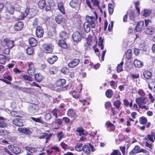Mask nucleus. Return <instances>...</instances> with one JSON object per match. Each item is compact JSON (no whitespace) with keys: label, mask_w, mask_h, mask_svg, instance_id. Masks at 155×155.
<instances>
[{"label":"nucleus","mask_w":155,"mask_h":155,"mask_svg":"<svg viewBox=\"0 0 155 155\" xmlns=\"http://www.w3.org/2000/svg\"><path fill=\"white\" fill-rule=\"evenodd\" d=\"M61 72L64 74H66L69 72V69L66 67H63L61 70Z\"/></svg>","instance_id":"50"},{"label":"nucleus","mask_w":155,"mask_h":155,"mask_svg":"<svg viewBox=\"0 0 155 155\" xmlns=\"http://www.w3.org/2000/svg\"><path fill=\"white\" fill-rule=\"evenodd\" d=\"M23 26V23L22 21H19L15 24L13 27V29L15 31H19L21 30Z\"/></svg>","instance_id":"8"},{"label":"nucleus","mask_w":155,"mask_h":155,"mask_svg":"<svg viewBox=\"0 0 155 155\" xmlns=\"http://www.w3.org/2000/svg\"><path fill=\"white\" fill-rule=\"evenodd\" d=\"M142 152L143 153L147 154L149 152L147 150L143 149H140L138 146H136L130 152L129 155H134L136 154Z\"/></svg>","instance_id":"2"},{"label":"nucleus","mask_w":155,"mask_h":155,"mask_svg":"<svg viewBox=\"0 0 155 155\" xmlns=\"http://www.w3.org/2000/svg\"><path fill=\"white\" fill-rule=\"evenodd\" d=\"M58 7L59 10L60 12L62 13L63 14H64L65 13V11L64 8V7L63 5L61 4H58Z\"/></svg>","instance_id":"54"},{"label":"nucleus","mask_w":155,"mask_h":155,"mask_svg":"<svg viewBox=\"0 0 155 155\" xmlns=\"http://www.w3.org/2000/svg\"><path fill=\"white\" fill-rule=\"evenodd\" d=\"M31 119L34 121L39 123L41 124H43L44 122L41 119V117H40L38 118H35L34 117H31Z\"/></svg>","instance_id":"41"},{"label":"nucleus","mask_w":155,"mask_h":155,"mask_svg":"<svg viewBox=\"0 0 155 155\" xmlns=\"http://www.w3.org/2000/svg\"><path fill=\"white\" fill-rule=\"evenodd\" d=\"M82 150L85 153L89 154L91 151L90 147L87 145H84L83 146Z\"/></svg>","instance_id":"32"},{"label":"nucleus","mask_w":155,"mask_h":155,"mask_svg":"<svg viewBox=\"0 0 155 155\" xmlns=\"http://www.w3.org/2000/svg\"><path fill=\"white\" fill-rule=\"evenodd\" d=\"M57 57L55 55H53L47 58V61L50 64H53L58 60Z\"/></svg>","instance_id":"21"},{"label":"nucleus","mask_w":155,"mask_h":155,"mask_svg":"<svg viewBox=\"0 0 155 155\" xmlns=\"http://www.w3.org/2000/svg\"><path fill=\"white\" fill-rule=\"evenodd\" d=\"M105 94L107 97L110 98L113 94V92L112 90L109 89L106 91Z\"/></svg>","instance_id":"35"},{"label":"nucleus","mask_w":155,"mask_h":155,"mask_svg":"<svg viewBox=\"0 0 155 155\" xmlns=\"http://www.w3.org/2000/svg\"><path fill=\"white\" fill-rule=\"evenodd\" d=\"M138 94L142 97H144L145 95V93L142 89H140L138 91Z\"/></svg>","instance_id":"58"},{"label":"nucleus","mask_w":155,"mask_h":155,"mask_svg":"<svg viewBox=\"0 0 155 155\" xmlns=\"http://www.w3.org/2000/svg\"><path fill=\"white\" fill-rule=\"evenodd\" d=\"M151 13V11L147 9H145L143 10V15L145 17L149 16Z\"/></svg>","instance_id":"48"},{"label":"nucleus","mask_w":155,"mask_h":155,"mask_svg":"<svg viewBox=\"0 0 155 155\" xmlns=\"http://www.w3.org/2000/svg\"><path fill=\"white\" fill-rule=\"evenodd\" d=\"M14 41L11 40L8 38L4 39L1 41L2 44L3 45H6L8 48L10 49L14 46Z\"/></svg>","instance_id":"3"},{"label":"nucleus","mask_w":155,"mask_h":155,"mask_svg":"<svg viewBox=\"0 0 155 155\" xmlns=\"http://www.w3.org/2000/svg\"><path fill=\"white\" fill-rule=\"evenodd\" d=\"M34 10L33 9H29V8L26 9V12H27V18H30L33 17L35 15V12H33V11Z\"/></svg>","instance_id":"19"},{"label":"nucleus","mask_w":155,"mask_h":155,"mask_svg":"<svg viewBox=\"0 0 155 155\" xmlns=\"http://www.w3.org/2000/svg\"><path fill=\"white\" fill-rule=\"evenodd\" d=\"M60 145L62 148L64 150L67 149L68 148V145L67 144H66L64 142H61L60 143Z\"/></svg>","instance_id":"61"},{"label":"nucleus","mask_w":155,"mask_h":155,"mask_svg":"<svg viewBox=\"0 0 155 155\" xmlns=\"http://www.w3.org/2000/svg\"><path fill=\"white\" fill-rule=\"evenodd\" d=\"M13 6L15 10L19 11L21 9V6L20 2L15 3L12 5Z\"/></svg>","instance_id":"36"},{"label":"nucleus","mask_w":155,"mask_h":155,"mask_svg":"<svg viewBox=\"0 0 155 155\" xmlns=\"http://www.w3.org/2000/svg\"><path fill=\"white\" fill-rule=\"evenodd\" d=\"M57 109L55 108L53 109L51 111L52 115L54 116L56 118L58 117V115L57 113Z\"/></svg>","instance_id":"52"},{"label":"nucleus","mask_w":155,"mask_h":155,"mask_svg":"<svg viewBox=\"0 0 155 155\" xmlns=\"http://www.w3.org/2000/svg\"><path fill=\"white\" fill-rule=\"evenodd\" d=\"M123 64L124 62L121 61L120 64H118L117 68V71L118 73H120L123 71L122 67Z\"/></svg>","instance_id":"38"},{"label":"nucleus","mask_w":155,"mask_h":155,"mask_svg":"<svg viewBox=\"0 0 155 155\" xmlns=\"http://www.w3.org/2000/svg\"><path fill=\"white\" fill-rule=\"evenodd\" d=\"M44 32L42 28L40 26H38L36 28V35L38 38L42 37L44 34Z\"/></svg>","instance_id":"9"},{"label":"nucleus","mask_w":155,"mask_h":155,"mask_svg":"<svg viewBox=\"0 0 155 155\" xmlns=\"http://www.w3.org/2000/svg\"><path fill=\"white\" fill-rule=\"evenodd\" d=\"M126 57L128 59H130L132 57V51L130 49H128L125 53Z\"/></svg>","instance_id":"44"},{"label":"nucleus","mask_w":155,"mask_h":155,"mask_svg":"<svg viewBox=\"0 0 155 155\" xmlns=\"http://www.w3.org/2000/svg\"><path fill=\"white\" fill-rule=\"evenodd\" d=\"M146 28L145 29L144 32L146 34L152 35L154 32L155 29L151 26H148L146 27Z\"/></svg>","instance_id":"17"},{"label":"nucleus","mask_w":155,"mask_h":155,"mask_svg":"<svg viewBox=\"0 0 155 155\" xmlns=\"http://www.w3.org/2000/svg\"><path fill=\"white\" fill-rule=\"evenodd\" d=\"M38 7L41 9H43L46 6L45 0H40L38 4Z\"/></svg>","instance_id":"30"},{"label":"nucleus","mask_w":155,"mask_h":155,"mask_svg":"<svg viewBox=\"0 0 155 155\" xmlns=\"http://www.w3.org/2000/svg\"><path fill=\"white\" fill-rule=\"evenodd\" d=\"M134 64L135 67L138 68H141L143 65V64L142 61L137 59L134 60Z\"/></svg>","instance_id":"23"},{"label":"nucleus","mask_w":155,"mask_h":155,"mask_svg":"<svg viewBox=\"0 0 155 155\" xmlns=\"http://www.w3.org/2000/svg\"><path fill=\"white\" fill-rule=\"evenodd\" d=\"M3 77L4 79H7L9 81H11L12 80V78L10 75L7 73L4 74L3 75Z\"/></svg>","instance_id":"51"},{"label":"nucleus","mask_w":155,"mask_h":155,"mask_svg":"<svg viewBox=\"0 0 155 155\" xmlns=\"http://www.w3.org/2000/svg\"><path fill=\"white\" fill-rule=\"evenodd\" d=\"M22 78L24 80L32 81L31 78L26 75H22Z\"/></svg>","instance_id":"53"},{"label":"nucleus","mask_w":155,"mask_h":155,"mask_svg":"<svg viewBox=\"0 0 155 155\" xmlns=\"http://www.w3.org/2000/svg\"><path fill=\"white\" fill-rule=\"evenodd\" d=\"M23 120L20 118H16L13 120V124L18 127H22L24 126Z\"/></svg>","instance_id":"12"},{"label":"nucleus","mask_w":155,"mask_h":155,"mask_svg":"<svg viewBox=\"0 0 155 155\" xmlns=\"http://www.w3.org/2000/svg\"><path fill=\"white\" fill-rule=\"evenodd\" d=\"M7 57L3 54H0V63L4 64L6 62Z\"/></svg>","instance_id":"37"},{"label":"nucleus","mask_w":155,"mask_h":155,"mask_svg":"<svg viewBox=\"0 0 155 155\" xmlns=\"http://www.w3.org/2000/svg\"><path fill=\"white\" fill-rule=\"evenodd\" d=\"M59 35L60 37L63 39L62 40H65L68 38L69 34L65 31H62L60 33Z\"/></svg>","instance_id":"26"},{"label":"nucleus","mask_w":155,"mask_h":155,"mask_svg":"<svg viewBox=\"0 0 155 155\" xmlns=\"http://www.w3.org/2000/svg\"><path fill=\"white\" fill-rule=\"evenodd\" d=\"M82 146V143H78L75 147L76 150L79 152L82 151L83 148V146Z\"/></svg>","instance_id":"34"},{"label":"nucleus","mask_w":155,"mask_h":155,"mask_svg":"<svg viewBox=\"0 0 155 155\" xmlns=\"http://www.w3.org/2000/svg\"><path fill=\"white\" fill-rule=\"evenodd\" d=\"M20 16L18 18H17L18 20H22L24 19L25 17H27L28 14L27 12H26V9L24 12H20Z\"/></svg>","instance_id":"28"},{"label":"nucleus","mask_w":155,"mask_h":155,"mask_svg":"<svg viewBox=\"0 0 155 155\" xmlns=\"http://www.w3.org/2000/svg\"><path fill=\"white\" fill-rule=\"evenodd\" d=\"M6 11L11 15H13L14 14L15 10L12 5H11L10 6L6 7Z\"/></svg>","instance_id":"29"},{"label":"nucleus","mask_w":155,"mask_h":155,"mask_svg":"<svg viewBox=\"0 0 155 155\" xmlns=\"http://www.w3.org/2000/svg\"><path fill=\"white\" fill-rule=\"evenodd\" d=\"M57 136L58 139V141H60L62 138L64 137V134L62 132H60L58 133Z\"/></svg>","instance_id":"56"},{"label":"nucleus","mask_w":155,"mask_h":155,"mask_svg":"<svg viewBox=\"0 0 155 155\" xmlns=\"http://www.w3.org/2000/svg\"><path fill=\"white\" fill-rule=\"evenodd\" d=\"M28 42L30 45L33 47L36 46L38 44L37 40L33 37L30 38L29 39Z\"/></svg>","instance_id":"18"},{"label":"nucleus","mask_w":155,"mask_h":155,"mask_svg":"<svg viewBox=\"0 0 155 155\" xmlns=\"http://www.w3.org/2000/svg\"><path fill=\"white\" fill-rule=\"evenodd\" d=\"M87 20L84 24V28L85 31L88 33L90 30V28H94L95 26V18L93 16H88Z\"/></svg>","instance_id":"1"},{"label":"nucleus","mask_w":155,"mask_h":155,"mask_svg":"<svg viewBox=\"0 0 155 155\" xmlns=\"http://www.w3.org/2000/svg\"><path fill=\"white\" fill-rule=\"evenodd\" d=\"M8 148L13 153L15 154H18L20 153L21 150L18 147L12 145H8Z\"/></svg>","instance_id":"7"},{"label":"nucleus","mask_w":155,"mask_h":155,"mask_svg":"<svg viewBox=\"0 0 155 155\" xmlns=\"http://www.w3.org/2000/svg\"><path fill=\"white\" fill-rule=\"evenodd\" d=\"M43 47L46 53H51L53 51L54 46L51 44H45Z\"/></svg>","instance_id":"10"},{"label":"nucleus","mask_w":155,"mask_h":155,"mask_svg":"<svg viewBox=\"0 0 155 155\" xmlns=\"http://www.w3.org/2000/svg\"><path fill=\"white\" fill-rule=\"evenodd\" d=\"M112 7V4H110L108 5V11L109 14L110 15H111L112 14L114 10Z\"/></svg>","instance_id":"57"},{"label":"nucleus","mask_w":155,"mask_h":155,"mask_svg":"<svg viewBox=\"0 0 155 155\" xmlns=\"http://www.w3.org/2000/svg\"><path fill=\"white\" fill-rule=\"evenodd\" d=\"M27 53L29 55H31L33 53V49L31 47H28L26 49Z\"/></svg>","instance_id":"55"},{"label":"nucleus","mask_w":155,"mask_h":155,"mask_svg":"<svg viewBox=\"0 0 155 155\" xmlns=\"http://www.w3.org/2000/svg\"><path fill=\"white\" fill-rule=\"evenodd\" d=\"M18 131L20 133L27 135H30L32 133L31 131L28 128L19 127Z\"/></svg>","instance_id":"11"},{"label":"nucleus","mask_w":155,"mask_h":155,"mask_svg":"<svg viewBox=\"0 0 155 155\" xmlns=\"http://www.w3.org/2000/svg\"><path fill=\"white\" fill-rule=\"evenodd\" d=\"M25 149L31 153H34L37 151V150L35 148L32 147H25Z\"/></svg>","instance_id":"43"},{"label":"nucleus","mask_w":155,"mask_h":155,"mask_svg":"<svg viewBox=\"0 0 155 155\" xmlns=\"http://www.w3.org/2000/svg\"><path fill=\"white\" fill-rule=\"evenodd\" d=\"M80 62L79 60L74 59L71 61L68 64V66L71 68H73L76 66Z\"/></svg>","instance_id":"13"},{"label":"nucleus","mask_w":155,"mask_h":155,"mask_svg":"<svg viewBox=\"0 0 155 155\" xmlns=\"http://www.w3.org/2000/svg\"><path fill=\"white\" fill-rule=\"evenodd\" d=\"M139 122L140 124H144L147 123V120L145 117H141L139 118Z\"/></svg>","instance_id":"39"},{"label":"nucleus","mask_w":155,"mask_h":155,"mask_svg":"<svg viewBox=\"0 0 155 155\" xmlns=\"http://www.w3.org/2000/svg\"><path fill=\"white\" fill-rule=\"evenodd\" d=\"M120 148L123 155H127V153L125 152V147H120Z\"/></svg>","instance_id":"64"},{"label":"nucleus","mask_w":155,"mask_h":155,"mask_svg":"<svg viewBox=\"0 0 155 155\" xmlns=\"http://www.w3.org/2000/svg\"><path fill=\"white\" fill-rule=\"evenodd\" d=\"M65 82L66 80L64 79H60L56 81L55 85L58 87H61L64 86Z\"/></svg>","instance_id":"22"},{"label":"nucleus","mask_w":155,"mask_h":155,"mask_svg":"<svg viewBox=\"0 0 155 155\" xmlns=\"http://www.w3.org/2000/svg\"><path fill=\"white\" fill-rule=\"evenodd\" d=\"M139 48L140 50L143 51H147V48H146V45L144 43H142L139 45Z\"/></svg>","instance_id":"46"},{"label":"nucleus","mask_w":155,"mask_h":155,"mask_svg":"<svg viewBox=\"0 0 155 155\" xmlns=\"http://www.w3.org/2000/svg\"><path fill=\"white\" fill-rule=\"evenodd\" d=\"M121 102L119 100H117L114 101L113 104L114 106L116 107L117 109L118 110L121 105Z\"/></svg>","instance_id":"42"},{"label":"nucleus","mask_w":155,"mask_h":155,"mask_svg":"<svg viewBox=\"0 0 155 155\" xmlns=\"http://www.w3.org/2000/svg\"><path fill=\"white\" fill-rule=\"evenodd\" d=\"M69 5L70 6L74 8H76L78 7V2L77 0H72L70 2Z\"/></svg>","instance_id":"25"},{"label":"nucleus","mask_w":155,"mask_h":155,"mask_svg":"<svg viewBox=\"0 0 155 155\" xmlns=\"http://www.w3.org/2000/svg\"><path fill=\"white\" fill-rule=\"evenodd\" d=\"M110 155H121L120 151L117 150H114Z\"/></svg>","instance_id":"63"},{"label":"nucleus","mask_w":155,"mask_h":155,"mask_svg":"<svg viewBox=\"0 0 155 155\" xmlns=\"http://www.w3.org/2000/svg\"><path fill=\"white\" fill-rule=\"evenodd\" d=\"M35 79L38 82H40L43 78L42 76L38 73L35 74Z\"/></svg>","instance_id":"40"},{"label":"nucleus","mask_w":155,"mask_h":155,"mask_svg":"<svg viewBox=\"0 0 155 155\" xmlns=\"http://www.w3.org/2000/svg\"><path fill=\"white\" fill-rule=\"evenodd\" d=\"M92 36L90 35L87 38V43H86V44H88V46H90L91 45V42L92 41Z\"/></svg>","instance_id":"49"},{"label":"nucleus","mask_w":155,"mask_h":155,"mask_svg":"<svg viewBox=\"0 0 155 155\" xmlns=\"http://www.w3.org/2000/svg\"><path fill=\"white\" fill-rule=\"evenodd\" d=\"M103 41L104 39L101 36H100L98 39V45L101 50H103L104 48Z\"/></svg>","instance_id":"31"},{"label":"nucleus","mask_w":155,"mask_h":155,"mask_svg":"<svg viewBox=\"0 0 155 155\" xmlns=\"http://www.w3.org/2000/svg\"><path fill=\"white\" fill-rule=\"evenodd\" d=\"M61 96L59 95L58 96L57 98H55L53 99V102L54 103H59V101L61 100Z\"/></svg>","instance_id":"59"},{"label":"nucleus","mask_w":155,"mask_h":155,"mask_svg":"<svg viewBox=\"0 0 155 155\" xmlns=\"http://www.w3.org/2000/svg\"><path fill=\"white\" fill-rule=\"evenodd\" d=\"M18 89L22 92L28 94H32L33 93L34 89L32 88L19 87Z\"/></svg>","instance_id":"15"},{"label":"nucleus","mask_w":155,"mask_h":155,"mask_svg":"<svg viewBox=\"0 0 155 155\" xmlns=\"http://www.w3.org/2000/svg\"><path fill=\"white\" fill-rule=\"evenodd\" d=\"M52 134H48V133H47V135H46V136L45 137V143H47L48 142V140H49L50 139L51 137H52Z\"/></svg>","instance_id":"60"},{"label":"nucleus","mask_w":155,"mask_h":155,"mask_svg":"<svg viewBox=\"0 0 155 155\" xmlns=\"http://www.w3.org/2000/svg\"><path fill=\"white\" fill-rule=\"evenodd\" d=\"M145 98L143 97H139L135 99L136 102L138 106L141 105L146 104V102L145 101Z\"/></svg>","instance_id":"16"},{"label":"nucleus","mask_w":155,"mask_h":155,"mask_svg":"<svg viewBox=\"0 0 155 155\" xmlns=\"http://www.w3.org/2000/svg\"><path fill=\"white\" fill-rule=\"evenodd\" d=\"M28 65L29 68L27 70L28 73L30 76H32L35 75V68L32 62L28 63Z\"/></svg>","instance_id":"4"},{"label":"nucleus","mask_w":155,"mask_h":155,"mask_svg":"<svg viewBox=\"0 0 155 155\" xmlns=\"http://www.w3.org/2000/svg\"><path fill=\"white\" fill-rule=\"evenodd\" d=\"M71 94L73 97L75 99L78 98L79 96V94L78 92V91H73L71 93Z\"/></svg>","instance_id":"47"},{"label":"nucleus","mask_w":155,"mask_h":155,"mask_svg":"<svg viewBox=\"0 0 155 155\" xmlns=\"http://www.w3.org/2000/svg\"><path fill=\"white\" fill-rule=\"evenodd\" d=\"M72 38L74 41L78 42L81 40L82 36L81 34L79 32L77 31L73 33L72 35Z\"/></svg>","instance_id":"5"},{"label":"nucleus","mask_w":155,"mask_h":155,"mask_svg":"<svg viewBox=\"0 0 155 155\" xmlns=\"http://www.w3.org/2000/svg\"><path fill=\"white\" fill-rule=\"evenodd\" d=\"M58 44L59 46L63 48H66L67 47V45L64 40H59Z\"/></svg>","instance_id":"27"},{"label":"nucleus","mask_w":155,"mask_h":155,"mask_svg":"<svg viewBox=\"0 0 155 155\" xmlns=\"http://www.w3.org/2000/svg\"><path fill=\"white\" fill-rule=\"evenodd\" d=\"M67 115L69 117L71 118H74L76 117V113L72 109H70L68 110Z\"/></svg>","instance_id":"20"},{"label":"nucleus","mask_w":155,"mask_h":155,"mask_svg":"<svg viewBox=\"0 0 155 155\" xmlns=\"http://www.w3.org/2000/svg\"><path fill=\"white\" fill-rule=\"evenodd\" d=\"M76 131L79 133V135L81 136L84 135V130L82 127L78 128L76 130Z\"/></svg>","instance_id":"45"},{"label":"nucleus","mask_w":155,"mask_h":155,"mask_svg":"<svg viewBox=\"0 0 155 155\" xmlns=\"http://www.w3.org/2000/svg\"><path fill=\"white\" fill-rule=\"evenodd\" d=\"M55 20L59 24L63 21V16L62 15H58L55 17Z\"/></svg>","instance_id":"33"},{"label":"nucleus","mask_w":155,"mask_h":155,"mask_svg":"<svg viewBox=\"0 0 155 155\" xmlns=\"http://www.w3.org/2000/svg\"><path fill=\"white\" fill-rule=\"evenodd\" d=\"M38 109V107L37 105L35 104H31L28 107V110L30 114H33L36 112Z\"/></svg>","instance_id":"6"},{"label":"nucleus","mask_w":155,"mask_h":155,"mask_svg":"<svg viewBox=\"0 0 155 155\" xmlns=\"http://www.w3.org/2000/svg\"><path fill=\"white\" fill-rule=\"evenodd\" d=\"M144 29V22L143 21H141L137 23L136 27L135 30L137 31H141Z\"/></svg>","instance_id":"14"},{"label":"nucleus","mask_w":155,"mask_h":155,"mask_svg":"<svg viewBox=\"0 0 155 155\" xmlns=\"http://www.w3.org/2000/svg\"><path fill=\"white\" fill-rule=\"evenodd\" d=\"M143 75L144 78L147 79H149L151 77V72L149 71L146 70L143 72Z\"/></svg>","instance_id":"24"},{"label":"nucleus","mask_w":155,"mask_h":155,"mask_svg":"<svg viewBox=\"0 0 155 155\" xmlns=\"http://www.w3.org/2000/svg\"><path fill=\"white\" fill-rule=\"evenodd\" d=\"M51 117V115L49 113H46L45 115V118L46 120H48L50 119Z\"/></svg>","instance_id":"62"}]
</instances>
